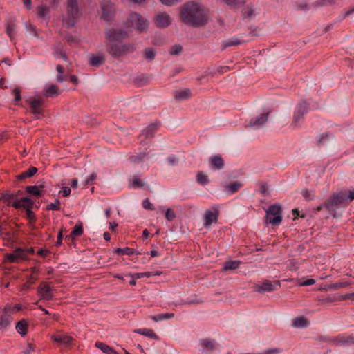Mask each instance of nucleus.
I'll list each match as a JSON object with an SVG mask.
<instances>
[{
  "label": "nucleus",
  "instance_id": "12",
  "mask_svg": "<svg viewBox=\"0 0 354 354\" xmlns=\"http://www.w3.org/2000/svg\"><path fill=\"white\" fill-rule=\"evenodd\" d=\"M280 283L279 281H274L272 283L271 281L266 280L262 283L261 285H257L254 287V290L259 293H264L266 292H272L277 289V287H279Z\"/></svg>",
  "mask_w": 354,
  "mask_h": 354
},
{
  "label": "nucleus",
  "instance_id": "45",
  "mask_svg": "<svg viewBox=\"0 0 354 354\" xmlns=\"http://www.w3.org/2000/svg\"><path fill=\"white\" fill-rule=\"evenodd\" d=\"M246 0H223L228 6L232 7H239L245 3Z\"/></svg>",
  "mask_w": 354,
  "mask_h": 354
},
{
  "label": "nucleus",
  "instance_id": "5",
  "mask_svg": "<svg viewBox=\"0 0 354 354\" xmlns=\"http://www.w3.org/2000/svg\"><path fill=\"white\" fill-rule=\"evenodd\" d=\"M127 26L133 27L140 33H145L149 28L148 20L138 13H131L127 20Z\"/></svg>",
  "mask_w": 354,
  "mask_h": 354
},
{
  "label": "nucleus",
  "instance_id": "41",
  "mask_svg": "<svg viewBox=\"0 0 354 354\" xmlns=\"http://www.w3.org/2000/svg\"><path fill=\"white\" fill-rule=\"evenodd\" d=\"M144 185V183L138 177L135 176L133 180L130 181L129 186L133 188H141Z\"/></svg>",
  "mask_w": 354,
  "mask_h": 354
},
{
  "label": "nucleus",
  "instance_id": "38",
  "mask_svg": "<svg viewBox=\"0 0 354 354\" xmlns=\"http://www.w3.org/2000/svg\"><path fill=\"white\" fill-rule=\"evenodd\" d=\"M49 13V8L45 5L37 7V15L41 18H45Z\"/></svg>",
  "mask_w": 354,
  "mask_h": 354
},
{
  "label": "nucleus",
  "instance_id": "39",
  "mask_svg": "<svg viewBox=\"0 0 354 354\" xmlns=\"http://www.w3.org/2000/svg\"><path fill=\"white\" fill-rule=\"evenodd\" d=\"M241 183L236 181L226 185L225 187L230 194H233L237 192L238 189L241 187Z\"/></svg>",
  "mask_w": 354,
  "mask_h": 354
},
{
  "label": "nucleus",
  "instance_id": "4",
  "mask_svg": "<svg viewBox=\"0 0 354 354\" xmlns=\"http://www.w3.org/2000/svg\"><path fill=\"white\" fill-rule=\"evenodd\" d=\"M104 34L106 44L122 42L129 38V33L122 28L111 27L106 28Z\"/></svg>",
  "mask_w": 354,
  "mask_h": 354
},
{
  "label": "nucleus",
  "instance_id": "40",
  "mask_svg": "<svg viewBox=\"0 0 354 354\" xmlns=\"http://www.w3.org/2000/svg\"><path fill=\"white\" fill-rule=\"evenodd\" d=\"M134 82L138 86H142L149 83V78L145 75H140L135 78Z\"/></svg>",
  "mask_w": 354,
  "mask_h": 354
},
{
  "label": "nucleus",
  "instance_id": "36",
  "mask_svg": "<svg viewBox=\"0 0 354 354\" xmlns=\"http://www.w3.org/2000/svg\"><path fill=\"white\" fill-rule=\"evenodd\" d=\"M174 317V313H164V314H159L157 315H153L151 317V318L155 322H159V321H161L163 319H171V318H173Z\"/></svg>",
  "mask_w": 354,
  "mask_h": 354
},
{
  "label": "nucleus",
  "instance_id": "35",
  "mask_svg": "<svg viewBox=\"0 0 354 354\" xmlns=\"http://www.w3.org/2000/svg\"><path fill=\"white\" fill-rule=\"evenodd\" d=\"M37 277V275L35 272V269L32 270V273L28 277L27 281L26 283H24V289L29 288L32 284L35 283Z\"/></svg>",
  "mask_w": 354,
  "mask_h": 354
},
{
  "label": "nucleus",
  "instance_id": "23",
  "mask_svg": "<svg viewBox=\"0 0 354 354\" xmlns=\"http://www.w3.org/2000/svg\"><path fill=\"white\" fill-rule=\"evenodd\" d=\"M192 96V92L189 88L177 91L174 93V98L177 100L188 99Z\"/></svg>",
  "mask_w": 354,
  "mask_h": 354
},
{
  "label": "nucleus",
  "instance_id": "42",
  "mask_svg": "<svg viewBox=\"0 0 354 354\" xmlns=\"http://www.w3.org/2000/svg\"><path fill=\"white\" fill-rule=\"evenodd\" d=\"M338 299L335 295H329L326 298L318 299L317 301L319 304H326L337 301Z\"/></svg>",
  "mask_w": 354,
  "mask_h": 354
},
{
  "label": "nucleus",
  "instance_id": "19",
  "mask_svg": "<svg viewBox=\"0 0 354 354\" xmlns=\"http://www.w3.org/2000/svg\"><path fill=\"white\" fill-rule=\"evenodd\" d=\"M200 344L207 354H209L215 348V341L214 339H203L200 341Z\"/></svg>",
  "mask_w": 354,
  "mask_h": 354
},
{
  "label": "nucleus",
  "instance_id": "1",
  "mask_svg": "<svg viewBox=\"0 0 354 354\" xmlns=\"http://www.w3.org/2000/svg\"><path fill=\"white\" fill-rule=\"evenodd\" d=\"M207 16L204 6L193 1L187 2L181 7V21L192 27L205 26L207 22Z\"/></svg>",
  "mask_w": 354,
  "mask_h": 354
},
{
  "label": "nucleus",
  "instance_id": "43",
  "mask_svg": "<svg viewBox=\"0 0 354 354\" xmlns=\"http://www.w3.org/2000/svg\"><path fill=\"white\" fill-rule=\"evenodd\" d=\"M115 252L119 254L131 255L136 253V251L133 249L126 247L124 248H117Z\"/></svg>",
  "mask_w": 354,
  "mask_h": 354
},
{
  "label": "nucleus",
  "instance_id": "7",
  "mask_svg": "<svg viewBox=\"0 0 354 354\" xmlns=\"http://www.w3.org/2000/svg\"><path fill=\"white\" fill-rule=\"evenodd\" d=\"M26 102L30 113L39 119L44 112V99L40 96H30Z\"/></svg>",
  "mask_w": 354,
  "mask_h": 354
},
{
  "label": "nucleus",
  "instance_id": "25",
  "mask_svg": "<svg viewBox=\"0 0 354 354\" xmlns=\"http://www.w3.org/2000/svg\"><path fill=\"white\" fill-rule=\"evenodd\" d=\"M268 117V113H263L260 116L251 120L250 122V126L262 125L267 121Z\"/></svg>",
  "mask_w": 354,
  "mask_h": 354
},
{
  "label": "nucleus",
  "instance_id": "21",
  "mask_svg": "<svg viewBox=\"0 0 354 354\" xmlns=\"http://www.w3.org/2000/svg\"><path fill=\"white\" fill-rule=\"evenodd\" d=\"M44 93L46 97H55L61 93V91L57 86L51 85L44 90Z\"/></svg>",
  "mask_w": 354,
  "mask_h": 354
},
{
  "label": "nucleus",
  "instance_id": "31",
  "mask_svg": "<svg viewBox=\"0 0 354 354\" xmlns=\"http://www.w3.org/2000/svg\"><path fill=\"white\" fill-rule=\"evenodd\" d=\"M56 69L58 72V75H57V81L58 82L61 83L68 80V76L67 74L64 75V68L62 65L58 64L56 66Z\"/></svg>",
  "mask_w": 354,
  "mask_h": 354
},
{
  "label": "nucleus",
  "instance_id": "30",
  "mask_svg": "<svg viewBox=\"0 0 354 354\" xmlns=\"http://www.w3.org/2000/svg\"><path fill=\"white\" fill-rule=\"evenodd\" d=\"M135 333L142 335L144 336L149 337L151 339H158V335L151 329H137L135 330Z\"/></svg>",
  "mask_w": 354,
  "mask_h": 354
},
{
  "label": "nucleus",
  "instance_id": "46",
  "mask_svg": "<svg viewBox=\"0 0 354 354\" xmlns=\"http://www.w3.org/2000/svg\"><path fill=\"white\" fill-rule=\"evenodd\" d=\"M146 156H147V153L143 152V153H140L136 156H131L129 158V159L131 162H133L134 163H138V162H141Z\"/></svg>",
  "mask_w": 354,
  "mask_h": 354
},
{
  "label": "nucleus",
  "instance_id": "37",
  "mask_svg": "<svg viewBox=\"0 0 354 354\" xmlns=\"http://www.w3.org/2000/svg\"><path fill=\"white\" fill-rule=\"evenodd\" d=\"M104 61L103 56H92L89 59V64L92 66H98L102 64Z\"/></svg>",
  "mask_w": 354,
  "mask_h": 354
},
{
  "label": "nucleus",
  "instance_id": "56",
  "mask_svg": "<svg viewBox=\"0 0 354 354\" xmlns=\"http://www.w3.org/2000/svg\"><path fill=\"white\" fill-rule=\"evenodd\" d=\"M8 316H6L4 315V317H2L1 318V320H0V326L2 327V328H6V326H8L9 324H10V321L9 320V319L7 317Z\"/></svg>",
  "mask_w": 354,
  "mask_h": 354
},
{
  "label": "nucleus",
  "instance_id": "26",
  "mask_svg": "<svg viewBox=\"0 0 354 354\" xmlns=\"http://www.w3.org/2000/svg\"><path fill=\"white\" fill-rule=\"evenodd\" d=\"M156 52L154 48L151 47L145 48L143 50V56L148 62H151L155 59Z\"/></svg>",
  "mask_w": 354,
  "mask_h": 354
},
{
  "label": "nucleus",
  "instance_id": "61",
  "mask_svg": "<svg viewBox=\"0 0 354 354\" xmlns=\"http://www.w3.org/2000/svg\"><path fill=\"white\" fill-rule=\"evenodd\" d=\"M96 178H97V174L95 173H92L91 174V176H89V178H88L86 180L85 183H84V186L86 187L87 185H88L92 181L95 180Z\"/></svg>",
  "mask_w": 354,
  "mask_h": 354
},
{
  "label": "nucleus",
  "instance_id": "57",
  "mask_svg": "<svg viewBox=\"0 0 354 354\" xmlns=\"http://www.w3.org/2000/svg\"><path fill=\"white\" fill-rule=\"evenodd\" d=\"M260 193L263 196H268L269 192H268V187L267 184L262 183L260 187Z\"/></svg>",
  "mask_w": 354,
  "mask_h": 354
},
{
  "label": "nucleus",
  "instance_id": "29",
  "mask_svg": "<svg viewBox=\"0 0 354 354\" xmlns=\"http://www.w3.org/2000/svg\"><path fill=\"white\" fill-rule=\"evenodd\" d=\"M309 322L304 317H297L294 319L292 325L295 328H304L308 325Z\"/></svg>",
  "mask_w": 354,
  "mask_h": 354
},
{
  "label": "nucleus",
  "instance_id": "22",
  "mask_svg": "<svg viewBox=\"0 0 354 354\" xmlns=\"http://www.w3.org/2000/svg\"><path fill=\"white\" fill-rule=\"evenodd\" d=\"M52 339L54 342L66 346L68 345L73 340L71 337L65 335H54L52 337Z\"/></svg>",
  "mask_w": 354,
  "mask_h": 354
},
{
  "label": "nucleus",
  "instance_id": "55",
  "mask_svg": "<svg viewBox=\"0 0 354 354\" xmlns=\"http://www.w3.org/2000/svg\"><path fill=\"white\" fill-rule=\"evenodd\" d=\"M143 207L146 209H150V210H153L154 209V207L153 205V204L149 201V200L148 198H146L143 201Z\"/></svg>",
  "mask_w": 354,
  "mask_h": 354
},
{
  "label": "nucleus",
  "instance_id": "34",
  "mask_svg": "<svg viewBox=\"0 0 354 354\" xmlns=\"http://www.w3.org/2000/svg\"><path fill=\"white\" fill-rule=\"evenodd\" d=\"M241 262L239 261H230L225 263L223 266L224 270H234L239 268Z\"/></svg>",
  "mask_w": 354,
  "mask_h": 354
},
{
  "label": "nucleus",
  "instance_id": "52",
  "mask_svg": "<svg viewBox=\"0 0 354 354\" xmlns=\"http://www.w3.org/2000/svg\"><path fill=\"white\" fill-rule=\"evenodd\" d=\"M46 209L48 210H59L60 209V202L59 200H56L55 203H50L47 205Z\"/></svg>",
  "mask_w": 354,
  "mask_h": 354
},
{
  "label": "nucleus",
  "instance_id": "32",
  "mask_svg": "<svg viewBox=\"0 0 354 354\" xmlns=\"http://www.w3.org/2000/svg\"><path fill=\"white\" fill-rule=\"evenodd\" d=\"M243 42H244L243 41H241L240 39H239L237 38H232L231 39L223 41V44H222V47H223V49H225L226 48H228V47H230L232 46H237V45L241 44Z\"/></svg>",
  "mask_w": 354,
  "mask_h": 354
},
{
  "label": "nucleus",
  "instance_id": "18",
  "mask_svg": "<svg viewBox=\"0 0 354 354\" xmlns=\"http://www.w3.org/2000/svg\"><path fill=\"white\" fill-rule=\"evenodd\" d=\"M22 259V249L17 248L12 253L5 255V261L10 263H17Z\"/></svg>",
  "mask_w": 354,
  "mask_h": 354
},
{
  "label": "nucleus",
  "instance_id": "13",
  "mask_svg": "<svg viewBox=\"0 0 354 354\" xmlns=\"http://www.w3.org/2000/svg\"><path fill=\"white\" fill-rule=\"evenodd\" d=\"M219 210L216 207H213V211L206 210L204 216V225L205 226H209L213 222L216 223L218 221V216Z\"/></svg>",
  "mask_w": 354,
  "mask_h": 354
},
{
  "label": "nucleus",
  "instance_id": "24",
  "mask_svg": "<svg viewBox=\"0 0 354 354\" xmlns=\"http://www.w3.org/2000/svg\"><path fill=\"white\" fill-rule=\"evenodd\" d=\"M43 188L44 185H40L39 187L36 185L27 186L26 187V191L28 194L39 198L41 196V189Z\"/></svg>",
  "mask_w": 354,
  "mask_h": 354
},
{
  "label": "nucleus",
  "instance_id": "27",
  "mask_svg": "<svg viewBox=\"0 0 354 354\" xmlns=\"http://www.w3.org/2000/svg\"><path fill=\"white\" fill-rule=\"evenodd\" d=\"M21 306L20 304H17L15 306H12L10 304H7L3 308V314L6 316H8L12 313H14L15 312H19L21 310Z\"/></svg>",
  "mask_w": 354,
  "mask_h": 354
},
{
  "label": "nucleus",
  "instance_id": "59",
  "mask_svg": "<svg viewBox=\"0 0 354 354\" xmlns=\"http://www.w3.org/2000/svg\"><path fill=\"white\" fill-rule=\"evenodd\" d=\"M254 15V10L252 8L247 7L243 11V16L245 17H250Z\"/></svg>",
  "mask_w": 354,
  "mask_h": 354
},
{
  "label": "nucleus",
  "instance_id": "17",
  "mask_svg": "<svg viewBox=\"0 0 354 354\" xmlns=\"http://www.w3.org/2000/svg\"><path fill=\"white\" fill-rule=\"evenodd\" d=\"M171 23L170 17L166 13L158 14L156 16L155 24L159 28H166Z\"/></svg>",
  "mask_w": 354,
  "mask_h": 354
},
{
  "label": "nucleus",
  "instance_id": "54",
  "mask_svg": "<svg viewBox=\"0 0 354 354\" xmlns=\"http://www.w3.org/2000/svg\"><path fill=\"white\" fill-rule=\"evenodd\" d=\"M131 277H136V279H140L142 277H149L152 276V272H145L142 273H136L135 274H129V275Z\"/></svg>",
  "mask_w": 354,
  "mask_h": 354
},
{
  "label": "nucleus",
  "instance_id": "2",
  "mask_svg": "<svg viewBox=\"0 0 354 354\" xmlns=\"http://www.w3.org/2000/svg\"><path fill=\"white\" fill-rule=\"evenodd\" d=\"M354 200V189L349 191L347 195L346 192H339L332 194V196L324 203L325 209L329 212L333 211L334 207H338L339 205L347 204Z\"/></svg>",
  "mask_w": 354,
  "mask_h": 354
},
{
  "label": "nucleus",
  "instance_id": "44",
  "mask_svg": "<svg viewBox=\"0 0 354 354\" xmlns=\"http://www.w3.org/2000/svg\"><path fill=\"white\" fill-rule=\"evenodd\" d=\"M197 182L201 185H205L209 183L207 176L203 172H198L196 176Z\"/></svg>",
  "mask_w": 354,
  "mask_h": 354
},
{
  "label": "nucleus",
  "instance_id": "3",
  "mask_svg": "<svg viewBox=\"0 0 354 354\" xmlns=\"http://www.w3.org/2000/svg\"><path fill=\"white\" fill-rule=\"evenodd\" d=\"M136 50V46L131 43L113 42L106 44V52L115 59H120L128 53Z\"/></svg>",
  "mask_w": 354,
  "mask_h": 354
},
{
  "label": "nucleus",
  "instance_id": "49",
  "mask_svg": "<svg viewBox=\"0 0 354 354\" xmlns=\"http://www.w3.org/2000/svg\"><path fill=\"white\" fill-rule=\"evenodd\" d=\"M37 168L31 167L28 170L24 172V178L32 177L37 172Z\"/></svg>",
  "mask_w": 354,
  "mask_h": 354
},
{
  "label": "nucleus",
  "instance_id": "64",
  "mask_svg": "<svg viewBox=\"0 0 354 354\" xmlns=\"http://www.w3.org/2000/svg\"><path fill=\"white\" fill-rule=\"evenodd\" d=\"M301 194L306 199H311L312 198L310 192L307 190V189L303 190L302 192H301Z\"/></svg>",
  "mask_w": 354,
  "mask_h": 354
},
{
  "label": "nucleus",
  "instance_id": "58",
  "mask_svg": "<svg viewBox=\"0 0 354 354\" xmlns=\"http://www.w3.org/2000/svg\"><path fill=\"white\" fill-rule=\"evenodd\" d=\"M350 284L348 282H339L333 284L330 288L337 289L348 286Z\"/></svg>",
  "mask_w": 354,
  "mask_h": 354
},
{
  "label": "nucleus",
  "instance_id": "11",
  "mask_svg": "<svg viewBox=\"0 0 354 354\" xmlns=\"http://www.w3.org/2000/svg\"><path fill=\"white\" fill-rule=\"evenodd\" d=\"M308 111V104L306 102H302L299 104L293 115L292 125L297 127L299 122L303 120L304 116Z\"/></svg>",
  "mask_w": 354,
  "mask_h": 354
},
{
  "label": "nucleus",
  "instance_id": "8",
  "mask_svg": "<svg viewBox=\"0 0 354 354\" xmlns=\"http://www.w3.org/2000/svg\"><path fill=\"white\" fill-rule=\"evenodd\" d=\"M68 19L65 21L67 28L73 27L80 16L77 0H66Z\"/></svg>",
  "mask_w": 354,
  "mask_h": 354
},
{
  "label": "nucleus",
  "instance_id": "9",
  "mask_svg": "<svg viewBox=\"0 0 354 354\" xmlns=\"http://www.w3.org/2000/svg\"><path fill=\"white\" fill-rule=\"evenodd\" d=\"M0 200L7 205L12 206L15 209L22 207V196H21L20 191L17 194H4Z\"/></svg>",
  "mask_w": 354,
  "mask_h": 354
},
{
  "label": "nucleus",
  "instance_id": "62",
  "mask_svg": "<svg viewBox=\"0 0 354 354\" xmlns=\"http://www.w3.org/2000/svg\"><path fill=\"white\" fill-rule=\"evenodd\" d=\"M315 283V279H307L304 281H302V282H299V286H310V285H313Z\"/></svg>",
  "mask_w": 354,
  "mask_h": 354
},
{
  "label": "nucleus",
  "instance_id": "47",
  "mask_svg": "<svg viewBox=\"0 0 354 354\" xmlns=\"http://www.w3.org/2000/svg\"><path fill=\"white\" fill-rule=\"evenodd\" d=\"M35 205V201L29 197H24V209H32Z\"/></svg>",
  "mask_w": 354,
  "mask_h": 354
},
{
  "label": "nucleus",
  "instance_id": "16",
  "mask_svg": "<svg viewBox=\"0 0 354 354\" xmlns=\"http://www.w3.org/2000/svg\"><path fill=\"white\" fill-rule=\"evenodd\" d=\"M211 168L213 170H221L224 168L225 162L221 155H215L209 158Z\"/></svg>",
  "mask_w": 354,
  "mask_h": 354
},
{
  "label": "nucleus",
  "instance_id": "14",
  "mask_svg": "<svg viewBox=\"0 0 354 354\" xmlns=\"http://www.w3.org/2000/svg\"><path fill=\"white\" fill-rule=\"evenodd\" d=\"M53 290L46 283H41L39 286L38 293L43 299L49 300L53 298Z\"/></svg>",
  "mask_w": 354,
  "mask_h": 354
},
{
  "label": "nucleus",
  "instance_id": "48",
  "mask_svg": "<svg viewBox=\"0 0 354 354\" xmlns=\"http://www.w3.org/2000/svg\"><path fill=\"white\" fill-rule=\"evenodd\" d=\"M183 48L180 45L177 44L174 45L171 47V49L169 50V54L171 55H178L180 54V53L182 51Z\"/></svg>",
  "mask_w": 354,
  "mask_h": 354
},
{
  "label": "nucleus",
  "instance_id": "15",
  "mask_svg": "<svg viewBox=\"0 0 354 354\" xmlns=\"http://www.w3.org/2000/svg\"><path fill=\"white\" fill-rule=\"evenodd\" d=\"M333 345L335 346H346L349 344H354V337L353 336H343L339 335L330 340Z\"/></svg>",
  "mask_w": 354,
  "mask_h": 354
},
{
  "label": "nucleus",
  "instance_id": "10",
  "mask_svg": "<svg viewBox=\"0 0 354 354\" xmlns=\"http://www.w3.org/2000/svg\"><path fill=\"white\" fill-rule=\"evenodd\" d=\"M102 17L104 21H111L115 15V8L114 5L109 0L101 1Z\"/></svg>",
  "mask_w": 354,
  "mask_h": 354
},
{
  "label": "nucleus",
  "instance_id": "60",
  "mask_svg": "<svg viewBox=\"0 0 354 354\" xmlns=\"http://www.w3.org/2000/svg\"><path fill=\"white\" fill-rule=\"evenodd\" d=\"M54 56L55 57H61L65 61H68V57L66 55L65 53L61 52L60 50H56L54 53Z\"/></svg>",
  "mask_w": 354,
  "mask_h": 354
},
{
  "label": "nucleus",
  "instance_id": "6",
  "mask_svg": "<svg viewBox=\"0 0 354 354\" xmlns=\"http://www.w3.org/2000/svg\"><path fill=\"white\" fill-rule=\"evenodd\" d=\"M282 209L279 204L270 205L266 210V223L279 226L282 221Z\"/></svg>",
  "mask_w": 354,
  "mask_h": 354
},
{
  "label": "nucleus",
  "instance_id": "63",
  "mask_svg": "<svg viewBox=\"0 0 354 354\" xmlns=\"http://www.w3.org/2000/svg\"><path fill=\"white\" fill-rule=\"evenodd\" d=\"M15 28V25L12 23H9L7 26V32L12 37V33Z\"/></svg>",
  "mask_w": 354,
  "mask_h": 354
},
{
  "label": "nucleus",
  "instance_id": "51",
  "mask_svg": "<svg viewBox=\"0 0 354 354\" xmlns=\"http://www.w3.org/2000/svg\"><path fill=\"white\" fill-rule=\"evenodd\" d=\"M175 212L170 208H168L165 212V218L167 221H171L176 218Z\"/></svg>",
  "mask_w": 354,
  "mask_h": 354
},
{
  "label": "nucleus",
  "instance_id": "53",
  "mask_svg": "<svg viewBox=\"0 0 354 354\" xmlns=\"http://www.w3.org/2000/svg\"><path fill=\"white\" fill-rule=\"evenodd\" d=\"M26 211V214L27 218L29 220L30 224L35 220V215L34 212L31 210V209H24Z\"/></svg>",
  "mask_w": 354,
  "mask_h": 354
},
{
  "label": "nucleus",
  "instance_id": "20",
  "mask_svg": "<svg viewBox=\"0 0 354 354\" xmlns=\"http://www.w3.org/2000/svg\"><path fill=\"white\" fill-rule=\"evenodd\" d=\"M160 122H154L150 124L145 129L142 131V135L147 138H151L153 137L154 132L158 129Z\"/></svg>",
  "mask_w": 354,
  "mask_h": 354
},
{
  "label": "nucleus",
  "instance_id": "50",
  "mask_svg": "<svg viewBox=\"0 0 354 354\" xmlns=\"http://www.w3.org/2000/svg\"><path fill=\"white\" fill-rule=\"evenodd\" d=\"M12 93L14 95V102L15 103L19 102L21 99V89L19 88H15L12 91Z\"/></svg>",
  "mask_w": 354,
  "mask_h": 354
},
{
  "label": "nucleus",
  "instance_id": "33",
  "mask_svg": "<svg viewBox=\"0 0 354 354\" xmlns=\"http://www.w3.org/2000/svg\"><path fill=\"white\" fill-rule=\"evenodd\" d=\"M83 233L82 224H77L73 228V231L71 233V235L68 236H66V239H70L71 237L79 236H81Z\"/></svg>",
  "mask_w": 354,
  "mask_h": 354
},
{
  "label": "nucleus",
  "instance_id": "28",
  "mask_svg": "<svg viewBox=\"0 0 354 354\" xmlns=\"http://www.w3.org/2000/svg\"><path fill=\"white\" fill-rule=\"evenodd\" d=\"M95 346L106 354H118L113 348L102 342H96Z\"/></svg>",
  "mask_w": 354,
  "mask_h": 354
}]
</instances>
